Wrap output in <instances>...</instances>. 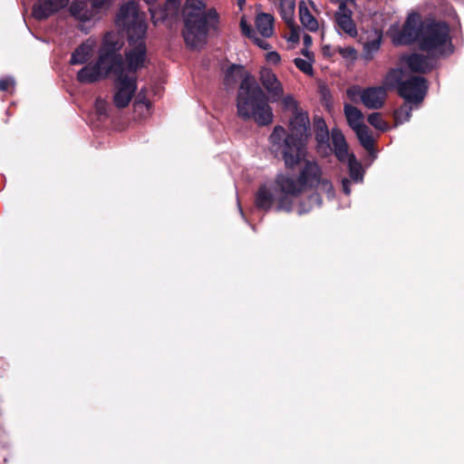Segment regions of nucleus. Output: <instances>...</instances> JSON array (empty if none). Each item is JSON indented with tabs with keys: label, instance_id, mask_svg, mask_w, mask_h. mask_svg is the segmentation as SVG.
<instances>
[{
	"label": "nucleus",
	"instance_id": "obj_9",
	"mask_svg": "<svg viewBox=\"0 0 464 464\" xmlns=\"http://www.w3.org/2000/svg\"><path fill=\"white\" fill-rule=\"evenodd\" d=\"M138 69L130 68L127 60L126 68L121 66L119 61L112 69L117 75V90L114 95V102L116 106L125 107L130 102L136 90L135 72Z\"/></svg>",
	"mask_w": 464,
	"mask_h": 464
},
{
	"label": "nucleus",
	"instance_id": "obj_1",
	"mask_svg": "<svg viewBox=\"0 0 464 464\" xmlns=\"http://www.w3.org/2000/svg\"><path fill=\"white\" fill-rule=\"evenodd\" d=\"M305 186H316L320 191L328 196L333 194V186L327 179H321V169L318 165L307 161L299 178L279 174L273 184L262 186L256 193V206L266 210L276 206L277 209L289 211L294 199Z\"/></svg>",
	"mask_w": 464,
	"mask_h": 464
},
{
	"label": "nucleus",
	"instance_id": "obj_6",
	"mask_svg": "<svg viewBox=\"0 0 464 464\" xmlns=\"http://www.w3.org/2000/svg\"><path fill=\"white\" fill-rule=\"evenodd\" d=\"M145 14L139 10L138 5L130 1L124 4L117 15L116 24L125 30L129 36V48L126 59L133 69H140L146 63V44L144 37L147 31Z\"/></svg>",
	"mask_w": 464,
	"mask_h": 464
},
{
	"label": "nucleus",
	"instance_id": "obj_11",
	"mask_svg": "<svg viewBox=\"0 0 464 464\" xmlns=\"http://www.w3.org/2000/svg\"><path fill=\"white\" fill-rule=\"evenodd\" d=\"M69 12L82 30L91 29L102 18L101 13L92 4L89 6L86 0H73Z\"/></svg>",
	"mask_w": 464,
	"mask_h": 464
},
{
	"label": "nucleus",
	"instance_id": "obj_7",
	"mask_svg": "<svg viewBox=\"0 0 464 464\" xmlns=\"http://www.w3.org/2000/svg\"><path fill=\"white\" fill-rule=\"evenodd\" d=\"M182 14V34L186 44L192 49L201 48L207 43L209 32L218 26L217 11L207 8L204 0H186Z\"/></svg>",
	"mask_w": 464,
	"mask_h": 464
},
{
	"label": "nucleus",
	"instance_id": "obj_36",
	"mask_svg": "<svg viewBox=\"0 0 464 464\" xmlns=\"http://www.w3.org/2000/svg\"><path fill=\"white\" fill-rule=\"evenodd\" d=\"M322 52L325 57H332L335 53H337L336 47L333 48L330 45H324L322 48Z\"/></svg>",
	"mask_w": 464,
	"mask_h": 464
},
{
	"label": "nucleus",
	"instance_id": "obj_41",
	"mask_svg": "<svg viewBox=\"0 0 464 464\" xmlns=\"http://www.w3.org/2000/svg\"><path fill=\"white\" fill-rule=\"evenodd\" d=\"M310 202H315V203H318V196H313L310 199H309Z\"/></svg>",
	"mask_w": 464,
	"mask_h": 464
},
{
	"label": "nucleus",
	"instance_id": "obj_10",
	"mask_svg": "<svg viewBox=\"0 0 464 464\" xmlns=\"http://www.w3.org/2000/svg\"><path fill=\"white\" fill-rule=\"evenodd\" d=\"M346 94L350 101L362 103L369 109H378L382 106L386 91L383 87H369L362 89L360 86L353 85L347 89Z\"/></svg>",
	"mask_w": 464,
	"mask_h": 464
},
{
	"label": "nucleus",
	"instance_id": "obj_22",
	"mask_svg": "<svg viewBox=\"0 0 464 464\" xmlns=\"http://www.w3.org/2000/svg\"><path fill=\"white\" fill-rule=\"evenodd\" d=\"M277 3L282 19L291 24L295 19V0H275Z\"/></svg>",
	"mask_w": 464,
	"mask_h": 464
},
{
	"label": "nucleus",
	"instance_id": "obj_35",
	"mask_svg": "<svg viewBox=\"0 0 464 464\" xmlns=\"http://www.w3.org/2000/svg\"><path fill=\"white\" fill-rule=\"evenodd\" d=\"M107 107H108V103L104 100H102L101 98L96 100L95 110L98 114L105 115L106 111H107Z\"/></svg>",
	"mask_w": 464,
	"mask_h": 464
},
{
	"label": "nucleus",
	"instance_id": "obj_45",
	"mask_svg": "<svg viewBox=\"0 0 464 464\" xmlns=\"http://www.w3.org/2000/svg\"><path fill=\"white\" fill-rule=\"evenodd\" d=\"M347 2H353L354 0H346Z\"/></svg>",
	"mask_w": 464,
	"mask_h": 464
},
{
	"label": "nucleus",
	"instance_id": "obj_43",
	"mask_svg": "<svg viewBox=\"0 0 464 464\" xmlns=\"http://www.w3.org/2000/svg\"><path fill=\"white\" fill-rule=\"evenodd\" d=\"M305 212H307V210H304V209H302V208H300V209L298 210V213H299V214H303V213H305Z\"/></svg>",
	"mask_w": 464,
	"mask_h": 464
},
{
	"label": "nucleus",
	"instance_id": "obj_20",
	"mask_svg": "<svg viewBox=\"0 0 464 464\" xmlns=\"http://www.w3.org/2000/svg\"><path fill=\"white\" fill-rule=\"evenodd\" d=\"M406 63L413 72H426L433 67L432 60L419 54H412L406 58Z\"/></svg>",
	"mask_w": 464,
	"mask_h": 464
},
{
	"label": "nucleus",
	"instance_id": "obj_5",
	"mask_svg": "<svg viewBox=\"0 0 464 464\" xmlns=\"http://www.w3.org/2000/svg\"><path fill=\"white\" fill-rule=\"evenodd\" d=\"M420 24V16L412 13L409 14L401 31L398 25H392L388 34L395 44H405L417 40L420 48L432 55L448 53L450 49L448 26L444 24H427L419 30Z\"/></svg>",
	"mask_w": 464,
	"mask_h": 464
},
{
	"label": "nucleus",
	"instance_id": "obj_39",
	"mask_svg": "<svg viewBox=\"0 0 464 464\" xmlns=\"http://www.w3.org/2000/svg\"><path fill=\"white\" fill-rule=\"evenodd\" d=\"M303 40L306 47H309L312 44V37L309 34H304Z\"/></svg>",
	"mask_w": 464,
	"mask_h": 464
},
{
	"label": "nucleus",
	"instance_id": "obj_23",
	"mask_svg": "<svg viewBox=\"0 0 464 464\" xmlns=\"http://www.w3.org/2000/svg\"><path fill=\"white\" fill-rule=\"evenodd\" d=\"M344 114L346 117V120L348 121V124L350 127L354 130L363 123V115L361 112L360 110H358L356 107L345 104L344 106Z\"/></svg>",
	"mask_w": 464,
	"mask_h": 464
},
{
	"label": "nucleus",
	"instance_id": "obj_32",
	"mask_svg": "<svg viewBox=\"0 0 464 464\" xmlns=\"http://www.w3.org/2000/svg\"><path fill=\"white\" fill-rule=\"evenodd\" d=\"M401 76V71L392 70L386 77L385 84L388 86H393Z\"/></svg>",
	"mask_w": 464,
	"mask_h": 464
},
{
	"label": "nucleus",
	"instance_id": "obj_17",
	"mask_svg": "<svg viewBox=\"0 0 464 464\" xmlns=\"http://www.w3.org/2000/svg\"><path fill=\"white\" fill-rule=\"evenodd\" d=\"M335 20L338 29L347 36L355 38L358 35L356 25L352 19V12L343 2H341L339 5L338 11L335 14Z\"/></svg>",
	"mask_w": 464,
	"mask_h": 464
},
{
	"label": "nucleus",
	"instance_id": "obj_16",
	"mask_svg": "<svg viewBox=\"0 0 464 464\" xmlns=\"http://www.w3.org/2000/svg\"><path fill=\"white\" fill-rule=\"evenodd\" d=\"M69 4V0H38L33 7V15L36 19H45L59 12Z\"/></svg>",
	"mask_w": 464,
	"mask_h": 464
},
{
	"label": "nucleus",
	"instance_id": "obj_29",
	"mask_svg": "<svg viewBox=\"0 0 464 464\" xmlns=\"http://www.w3.org/2000/svg\"><path fill=\"white\" fill-rule=\"evenodd\" d=\"M289 27V34L286 36V40L288 43L295 44L299 42L301 28L295 23V19L291 24H286Z\"/></svg>",
	"mask_w": 464,
	"mask_h": 464
},
{
	"label": "nucleus",
	"instance_id": "obj_19",
	"mask_svg": "<svg viewBox=\"0 0 464 464\" xmlns=\"http://www.w3.org/2000/svg\"><path fill=\"white\" fill-rule=\"evenodd\" d=\"M179 8V0H167L164 7L150 8L151 19L155 24L168 17L174 16Z\"/></svg>",
	"mask_w": 464,
	"mask_h": 464
},
{
	"label": "nucleus",
	"instance_id": "obj_25",
	"mask_svg": "<svg viewBox=\"0 0 464 464\" xmlns=\"http://www.w3.org/2000/svg\"><path fill=\"white\" fill-rule=\"evenodd\" d=\"M348 163L351 178L356 181L362 180V170L360 162H358L353 154L348 155L344 160Z\"/></svg>",
	"mask_w": 464,
	"mask_h": 464
},
{
	"label": "nucleus",
	"instance_id": "obj_31",
	"mask_svg": "<svg viewBox=\"0 0 464 464\" xmlns=\"http://www.w3.org/2000/svg\"><path fill=\"white\" fill-rule=\"evenodd\" d=\"M90 2L103 16L112 5L114 0H90Z\"/></svg>",
	"mask_w": 464,
	"mask_h": 464
},
{
	"label": "nucleus",
	"instance_id": "obj_12",
	"mask_svg": "<svg viewBox=\"0 0 464 464\" xmlns=\"http://www.w3.org/2000/svg\"><path fill=\"white\" fill-rule=\"evenodd\" d=\"M320 14L318 7L312 0H302L298 4V16L302 26L311 33L320 32L324 37V22L316 15Z\"/></svg>",
	"mask_w": 464,
	"mask_h": 464
},
{
	"label": "nucleus",
	"instance_id": "obj_13",
	"mask_svg": "<svg viewBox=\"0 0 464 464\" xmlns=\"http://www.w3.org/2000/svg\"><path fill=\"white\" fill-rule=\"evenodd\" d=\"M399 93L409 103L420 102L425 95L427 85L422 77H412L399 85Z\"/></svg>",
	"mask_w": 464,
	"mask_h": 464
},
{
	"label": "nucleus",
	"instance_id": "obj_18",
	"mask_svg": "<svg viewBox=\"0 0 464 464\" xmlns=\"http://www.w3.org/2000/svg\"><path fill=\"white\" fill-rule=\"evenodd\" d=\"M315 126L317 128L315 135L317 151L321 156L326 157L332 153L333 150L329 144V133L325 122L322 119H317L315 121Z\"/></svg>",
	"mask_w": 464,
	"mask_h": 464
},
{
	"label": "nucleus",
	"instance_id": "obj_33",
	"mask_svg": "<svg viewBox=\"0 0 464 464\" xmlns=\"http://www.w3.org/2000/svg\"><path fill=\"white\" fill-rule=\"evenodd\" d=\"M14 88V80L12 77H4L0 80V91L9 92Z\"/></svg>",
	"mask_w": 464,
	"mask_h": 464
},
{
	"label": "nucleus",
	"instance_id": "obj_42",
	"mask_svg": "<svg viewBox=\"0 0 464 464\" xmlns=\"http://www.w3.org/2000/svg\"><path fill=\"white\" fill-rule=\"evenodd\" d=\"M148 5H151L155 4L158 0H144Z\"/></svg>",
	"mask_w": 464,
	"mask_h": 464
},
{
	"label": "nucleus",
	"instance_id": "obj_26",
	"mask_svg": "<svg viewBox=\"0 0 464 464\" xmlns=\"http://www.w3.org/2000/svg\"><path fill=\"white\" fill-rule=\"evenodd\" d=\"M336 51L343 59L349 63H353L358 58V52L352 45L337 46Z\"/></svg>",
	"mask_w": 464,
	"mask_h": 464
},
{
	"label": "nucleus",
	"instance_id": "obj_34",
	"mask_svg": "<svg viewBox=\"0 0 464 464\" xmlns=\"http://www.w3.org/2000/svg\"><path fill=\"white\" fill-rule=\"evenodd\" d=\"M266 61L272 65H277L281 62V57L277 52L271 51L265 54Z\"/></svg>",
	"mask_w": 464,
	"mask_h": 464
},
{
	"label": "nucleus",
	"instance_id": "obj_44",
	"mask_svg": "<svg viewBox=\"0 0 464 464\" xmlns=\"http://www.w3.org/2000/svg\"><path fill=\"white\" fill-rule=\"evenodd\" d=\"M237 1H238V5H242L244 4V2H245V0H237Z\"/></svg>",
	"mask_w": 464,
	"mask_h": 464
},
{
	"label": "nucleus",
	"instance_id": "obj_3",
	"mask_svg": "<svg viewBox=\"0 0 464 464\" xmlns=\"http://www.w3.org/2000/svg\"><path fill=\"white\" fill-rule=\"evenodd\" d=\"M122 46V40L116 33H108L102 39L98 57L92 61L97 48L96 39L90 37L79 45L72 53L71 63L84 64L77 73V79L82 83L100 81L112 72L120 61L118 52Z\"/></svg>",
	"mask_w": 464,
	"mask_h": 464
},
{
	"label": "nucleus",
	"instance_id": "obj_30",
	"mask_svg": "<svg viewBox=\"0 0 464 464\" xmlns=\"http://www.w3.org/2000/svg\"><path fill=\"white\" fill-rule=\"evenodd\" d=\"M368 121L371 125L380 130H385L387 124L383 121L380 113H372L368 117Z\"/></svg>",
	"mask_w": 464,
	"mask_h": 464
},
{
	"label": "nucleus",
	"instance_id": "obj_2",
	"mask_svg": "<svg viewBox=\"0 0 464 464\" xmlns=\"http://www.w3.org/2000/svg\"><path fill=\"white\" fill-rule=\"evenodd\" d=\"M284 110L292 113L288 130L276 126L269 140L274 152L280 154L287 168H294L304 159L306 144L310 137L308 115L299 108L297 101L290 94L278 100Z\"/></svg>",
	"mask_w": 464,
	"mask_h": 464
},
{
	"label": "nucleus",
	"instance_id": "obj_21",
	"mask_svg": "<svg viewBox=\"0 0 464 464\" xmlns=\"http://www.w3.org/2000/svg\"><path fill=\"white\" fill-rule=\"evenodd\" d=\"M331 137L336 157L339 160L344 161L350 153L343 133L338 130H333Z\"/></svg>",
	"mask_w": 464,
	"mask_h": 464
},
{
	"label": "nucleus",
	"instance_id": "obj_4",
	"mask_svg": "<svg viewBox=\"0 0 464 464\" xmlns=\"http://www.w3.org/2000/svg\"><path fill=\"white\" fill-rule=\"evenodd\" d=\"M238 79L241 80L237 101L238 115L245 120H253L258 125L270 124L274 115L264 92L254 76L242 66L232 65L227 72L226 83L230 84Z\"/></svg>",
	"mask_w": 464,
	"mask_h": 464
},
{
	"label": "nucleus",
	"instance_id": "obj_38",
	"mask_svg": "<svg viewBox=\"0 0 464 464\" xmlns=\"http://www.w3.org/2000/svg\"><path fill=\"white\" fill-rule=\"evenodd\" d=\"M306 47L304 50L302 51V53L304 57V59L311 58V61L314 62V55L312 52H310Z\"/></svg>",
	"mask_w": 464,
	"mask_h": 464
},
{
	"label": "nucleus",
	"instance_id": "obj_15",
	"mask_svg": "<svg viewBox=\"0 0 464 464\" xmlns=\"http://www.w3.org/2000/svg\"><path fill=\"white\" fill-rule=\"evenodd\" d=\"M382 41V30L372 29L363 33L360 37L363 46L362 57L367 61L372 60L381 48Z\"/></svg>",
	"mask_w": 464,
	"mask_h": 464
},
{
	"label": "nucleus",
	"instance_id": "obj_40",
	"mask_svg": "<svg viewBox=\"0 0 464 464\" xmlns=\"http://www.w3.org/2000/svg\"><path fill=\"white\" fill-rule=\"evenodd\" d=\"M348 184H349V180H347V179L343 180V191L345 192V194H347V195L350 194V189H349Z\"/></svg>",
	"mask_w": 464,
	"mask_h": 464
},
{
	"label": "nucleus",
	"instance_id": "obj_24",
	"mask_svg": "<svg viewBox=\"0 0 464 464\" xmlns=\"http://www.w3.org/2000/svg\"><path fill=\"white\" fill-rule=\"evenodd\" d=\"M356 133L361 144L367 150H371L373 146V138L369 129L364 124L353 130Z\"/></svg>",
	"mask_w": 464,
	"mask_h": 464
},
{
	"label": "nucleus",
	"instance_id": "obj_8",
	"mask_svg": "<svg viewBox=\"0 0 464 464\" xmlns=\"http://www.w3.org/2000/svg\"><path fill=\"white\" fill-rule=\"evenodd\" d=\"M255 25L256 32L247 24L243 16L240 20L242 34L248 37L258 47L268 50L270 45L264 38H268L274 34V17L270 14L259 13L256 16Z\"/></svg>",
	"mask_w": 464,
	"mask_h": 464
},
{
	"label": "nucleus",
	"instance_id": "obj_27",
	"mask_svg": "<svg viewBox=\"0 0 464 464\" xmlns=\"http://www.w3.org/2000/svg\"><path fill=\"white\" fill-rule=\"evenodd\" d=\"M411 103L405 102L398 111H395L394 117L397 123H403L410 120L411 106Z\"/></svg>",
	"mask_w": 464,
	"mask_h": 464
},
{
	"label": "nucleus",
	"instance_id": "obj_28",
	"mask_svg": "<svg viewBox=\"0 0 464 464\" xmlns=\"http://www.w3.org/2000/svg\"><path fill=\"white\" fill-rule=\"evenodd\" d=\"M294 63L295 66L304 73L307 75L313 74V63L314 62L311 61V58L304 59V58H295L294 60Z\"/></svg>",
	"mask_w": 464,
	"mask_h": 464
},
{
	"label": "nucleus",
	"instance_id": "obj_37",
	"mask_svg": "<svg viewBox=\"0 0 464 464\" xmlns=\"http://www.w3.org/2000/svg\"><path fill=\"white\" fill-rule=\"evenodd\" d=\"M134 107H135L136 111H142L143 109L149 111L150 103L147 102H135Z\"/></svg>",
	"mask_w": 464,
	"mask_h": 464
},
{
	"label": "nucleus",
	"instance_id": "obj_14",
	"mask_svg": "<svg viewBox=\"0 0 464 464\" xmlns=\"http://www.w3.org/2000/svg\"><path fill=\"white\" fill-rule=\"evenodd\" d=\"M259 81L271 101H278L284 94L283 84L271 69L262 67L259 72Z\"/></svg>",
	"mask_w": 464,
	"mask_h": 464
}]
</instances>
